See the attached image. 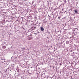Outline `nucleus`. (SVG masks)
I'll return each instance as SVG.
<instances>
[{
	"instance_id": "f257e3e1",
	"label": "nucleus",
	"mask_w": 79,
	"mask_h": 79,
	"mask_svg": "<svg viewBox=\"0 0 79 79\" xmlns=\"http://www.w3.org/2000/svg\"><path fill=\"white\" fill-rule=\"evenodd\" d=\"M40 29L41 31H44V29L43 27H41Z\"/></svg>"
},
{
	"instance_id": "f03ea898",
	"label": "nucleus",
	"mask_w": 79,
	"mask_h": 79,
	"mask_svg": "<svg viewBox=\"0 0 79 79\" xmlns=\"http://www.w3.org/2000/svg\"><path fill=\"white\" fill-rule=\"evenodd\" d=\"M28 40H31V39H32V37H29L28 38Z\"/></svg>"
},
{
	"instance_id": "7ed1b4c3",
	"label": "nucleus",
	"mask_w": 79,
	"mask_h": 79,
	"mask_svg": "<svg viewBox=\"0 0 79 79\" xmlns=\"http://www.w3.org/2000/svg\"><path fill=\"white\" fill-rule=\"evenodd\" d=\"M74 11H75V13H77V10H74Z\"/></svg>"
},
{
	"instance_id": "20e7f679",
	"label": "nucleus",
	"mask_w": 79,
	"mask_h": 79,
	"mask_svg": "<svg viewBox=\"0 0 79 79\" xmlns=\"http://www.w3.org/2000/svg\"><path fill=\"white\" fill-rule=\"evenodd\" d=\"M3 48L5 49V48H6V47L5 46H3Z\"/></svg>"
},
{
	"instance_id": "39448f33",
	"label": "nucleus",
	"mask_w": 79,
	"mask_h": 79,
	"mask_svg": "<svg viewBox=\"0 0 79 79\" xmlns=\"http://www.w3.org/2000/svg\"><path fill=\"white\" fill-rule=\"evenodd\" d=\"M58 18L59 19H60V17H58Z\"/></svg>"
},
{
	"instance_id": "423d86ee",
	"label": "nucleus",
	"mask_w": 79,
	"mask_h": 79,
	"mask_svg": "<svg viewBox=\"0 0 79 79\" xmlns=\"http://www.w3.org/2000/svg\"><path fill=\"white\" fill-rule=\"evenodd\" d=\"M36 28V27H34V29H35Z\"/></svg>"
},
{
	"instance_id": "0eeeda50",
	"label": "nucleus",
	"mask_w": 79,
	"mask_h": 79,
	"mask_svg": "<svg viewBox=\"0 0 79 79\" xmlns=\"http://www.w3.org/2000/svg\"><path fill=\"white\" fill-rule=\"evenodd\" d=\"M71 52H73V50H72L71 51Z\"/></svg>"
}]
</instances>
